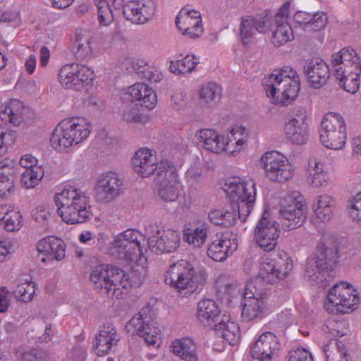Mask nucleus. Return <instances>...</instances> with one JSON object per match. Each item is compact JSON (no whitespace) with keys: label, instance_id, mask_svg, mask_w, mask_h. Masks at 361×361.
<instances>
[{"label":"nucleus","instance_id":"f3484780","mask_svg":"<svg viewBox=\"0 0 361 361\" xmlns=\"http://www.w3.org/2000/svg\"><path fill=\"white\" fill-rule=\"evenodd\" d=\"M327 298L329 302L341 313L348 312V310L353 309L359 301L357 290L345 282L334 285L329 292Z\"/></svg>","mask_w":361,"mask_h":361},{"label":"nucleus","instance_id":"412c9836","mask_svg":"<svg viewBox=\"0 0 361 361\" xmlns=\"http://www.w3.org/2000/svg\"><path fill=\"white\" fill-rule=\"evenodd\" d=\"M264 214L258 221L255 231V239L258 245L266 252L273 250L278 243L280 233L279 224L269 220Z\"/></svg>","mask_w":361,"mask_h":361},{"label":"nucleus","instance_id":"a211bd4d","mask_svg":"<svg viewBox=\"0 0 361 361\" xmlns=\"http://www.w3.org/2000/svg\"><path fill=\"white\" fill-rule=\"evenodd\" d=\"M154 313L150 306H147L134 315L129 322L137 332V334L144 338L145 341L151 345L156 343V334L158 333L157 328L154 326Z\"/></svg>","mask_w":361,"mask_h":361},{"label":"nucleus","instance_id":"de8ad7c7","mask_svg":"<svg viewBox=\"0 0 361 361\" xmlns=\"http://www.w3.org/2000/svg\"><path fill=\"white\" fill-rule=\"evenodd\" d=\"M92 39L90 37L77 36L73 47V53L78 60H84L92 56Z\"/></svg>","mask_w":361,"mask_h":361},{"label":"nucleus","instance_id":"864d4df0","mask_svg":"<svg viewBox=\"0 0 361 361\" xmlns=\"http://www.w3.org/2000/svg\"><path fill=\"white\" fill-rule=\"evenodd\" d=\"M361 73L353 71L352 73H345L343 77L335 75L336 79L343 82V89L350 93H355L359 88L360 85V75Z\"/></svg>","mask_w":361,"mask_h":361},{"label":"nucleus","instance_id":"4be33fe9","mask_svg":"<svg viewBox=\"0 0 361 361\" xmlns=\"http://www.w3.org/2000/svg\"><path fill=\"white\" fill-rule=\"evenodd\" d=\"M288 139L296 145L305 144L310 137L308 117L304 109L295 111V116L292 117L284 127Z\"/></svg>","mask_w":361,"mask_h":361},{"label":"nucleus","instance_id":"8fccbe9b","mask_svg":"<svg viewBox=\"0 0 361 361\" xmlns=\"http://www.w3.org/2000/svg\"><path fill=\"white\" fill-rule=\"evenodd\" d=\"M121 111L124 121L127 122H140L141 114L140 112V104L133 100H122Z\"/></svg>","mask_w":361,"mask_h":361},{"label":"nucleus","instance_id":"c03bdc74","mask_svg":"<svg viewBox=\"0 0 361 361\" xmlns=\"http://www.w3.org/2000/svg\"><path fill=\"white\" fill-rule=\"evenodd\" d=\"M55 202H79L80 206L85 202L89 201L88 197L80 189L73 186H68L54 196Z\"/></svg>","mask_w":361,"mask_h":361},{"label":"nucleus","instance_id":"f8f14e48","mask_svg":"<svg viewBox=\"0 0 361 361\" xmlns=\"http://www.w3.org/2000/svg\"><path fill=\"white\" fill-rule=\"evenodd\" d=\"M293 267V261L286 252L277 255L273 259H267L261 265L259 279L255 281L257 286L262 282L269 284L278 283L290 274Z\"/></svg>","mask_w":361,"mask_h":361},{"label":"nucleus","instance_id":"393cba45","mask_svg":"<svg viewBox=\"0 0 361 361\" xmlns=\"http://www.w3.org/2000/svg\"><path fill=\"white\" fill-rule=\"evenodd\" d=\"M290 3L286 2L273 17L271 25L274 23L276 30L273 32L271 42L275 47H280L293 39V34L287 21L289 13Z\"/></svg>","mask_w":361,"mask_h":361},{"label":"nucleus","instance_id":"7ed1b4c3","mask_svg":"<svg viewBox=\"0 0 361 361\" xmlns=\"http://www.w3.org/2000/svg\"><path fill=\"white\" fill-rule=\"evenodd\" d=\"M262 84L274 103L286 106L296 98L300 89L299 76L289 66L275 70L263 78Z\"/></svg>","mask_w":361,"mask_h":361},{"label":"nucleus","instance_id":"c9c22d12","mask_svg":"<svg viewBox=\"0 0 361 361\" xmlns=\"http://www.w3.org/2000/svg\"><path fill=\"white\" fill-rule=\"evenodd\" d=\"M214 329L217 336L222 338L229 345H234L240 340V332L238 324L231 322L229 316L223 314L222 319L214 326Z\"/></svg>","mask_w":361,"mask_h":361},{"label":"nucleus","instance_id":"a878e982","mask_svg":"<svg viewBox=\"0 0 361 361\" xmlns=\"http://www.w3.org/2000/svg\"><path fill=\"white\" fill-rule=\"evenodd\" d=\"M303 71L308 84L316 89L326 85L331 75L329 65L320 58L308 59Z\"/></svg>","mask_w":361,"mask_h":361},{"label":"nucleus","instance_id":"dca6fc26","mask_svg":"<svg viewBox=\"0 0 361 361\" xmlns=\"http://www.w3.org/2000/svg\"><path fill=\"white\" fill-rule=\"evenodd\" d=\"M260 164L270 180L283 182L292 176L288 160L277 152L271 151L264 154L261 157Z\"/></svg>","mask_w":361,"mask_h":361},{"label":"nucleus","instance_id":"e2e57ef3","mask_svg":"<svg viewBox=\"0 0 361 361\" xmlns=\"http://www.w3.org/2000/svg\"><path fill=\"white\" fill-rule=\"evenodd\" d=\"M140 78L152 82H157L161 80V76L157 70L154 71L153 68L148 66V68L140 75Z\"/></svg>","mask_w":361,"mask_h":361},{"label":"nucleus","instance_id":"052dcab7","mask_svg":"<svg viewBox=\"0 0 361 361\" xmlns=\"http://www.w3.org/2000/svg\"><path fill=\"white\" fill-rule=\"evenodd\" d=\"M288 361H313V358L310 353L302 348L290 351Z\"/></svg>","mask_w":361,"mask_h":361},{"label":"nucleus","instance_id":"9b49d317","mask_svg":"<svg viewBox=\"0 0 361 361\" xmlns=\"http://www.w3.org/2000/svg\"><path fill=\"white\" fill-rule=\"evenodd\" d=\"M157 180L160 183L159 197L165 202H174L179 195V178L177 167L168 159L159 162Z\"/></svg>","mask_w":361,"mask_h":361},{"label":"nucleus","instance_id":"f704fd0d","mask_svg":"<svg viewBox=\"0 0 361 361\" xmlns=\"http://www.w3.org/2000/svg\"><path fill=\"white\" fill-rule=\"evenodd\" d=\"M25 108L20 101L11 99L2 104L0 118L6 124L10 123L18 126L23 121V113Z\"/></svg>","mask_w":361,"mask_h":361},{"label":"nucleus","instance_id":"a19ab883","mask_svg":"<svg viewBox=\"0 0 361 361\" xmlns=\"http://www.w3.org/2000/svg\"><path fill=\"white\" fill-rule=\"evenodd\" d=\"M185 7L183 8L176 18V24L177 27L183 32L185 35H188L191 38H197L203 33V27L202 23L194 25L189 16L186 15Z\"/></svg>","mask_w":361,"mask_h":361},{"label":"nucleus","instance_id":"680f3d73","mask_svg":"<svg viewBox=\"0 0 361 361\" xmlns=\"http://www.w3.org/2000/svg\"><path fill=\"white\" fill-rule=\"evenodd\" d=\"M51 214L47 209L39 206L32 213V217L35 221L44 225L47 222Z\"/></svg>","mask_w":361,"mask_h":361},{"label":"nucleus","instance_id":"6e6552de","mask_svg":"<svg viewBox=\"0 0 361 361\" xmlns=\"http://www.w3.org/2000/svg\"><path fill=\"white\" fill-rule=\"evenodd\" d=\"M257 283H248L245 287L241 314L243 321L245 322H258L270 312L266 293L257 287Z\"/></svg>","mask_w":361,"mask_h":361},{"label":"nucleus","instance_id":"2f4dec72","mask_svg":"<svg viewBox=\"0 0 361 361\" xmlns=\"http://www.w3.org/2000/svg\"><path fill=\"white\" fill-rule=\"evenodd\" d=\"M17 176V169L12 161L0 160V197H7L13 192Z\"/></svg>","mask_w":361,"mask_h":361},{"label":"nucleus","instance_id":"9d476101","mask_svg":"<svg viewBox=\"0 0 361 361\" xmlns=\"http://www.w3.org/2000/svg\"><path fill=\"white\" fill-rule=\"evenodd\" d=\"M307 207L304 197L294 191L281 204L279 217L282 227L290 231L300 227L306 220Z\"/></svg>","mask_w":361,"mask_h":361},{"label":"nucleus","instance_id":"cd10ccee","mask_svg":"<svg viewBox=\"0 0 361 361\" xmlns=\"http://www.w3.org/2000/svg\"><path fill=\"white\" fill-rule=\"evenodd\" d=\"M132 164L135 171L142 177H148L154 173L157 177L159 164H156V157L152 154V150L147 148L140 149L133 157Z\"/></svg>","mask_w":361,"mask_h":361},{"label":"nucleus","instance_id":"bf43d9fd","mask_svg":"<svg viewBox=\"0 0 361 361\" xmlns=\"http://www.w3.org/2000/svg\"><path fill=\"white\" fill-rule=\"evenodd\" d=\"M332 343L325 345L323 351L325 353L326 361H348L350 356L347 352H332L330 350Z\"/></svg>","mask_w":361,"mask_h":361},{"label":"nucleus","instance_id":"b1692460","mask_svg":"<svg viewBox=\"0 0 361 361\" xmlns=\"http://www.w3.org/2000/svg\"><path fill=\"white\" fill-rule=\"evenodd\" d=\"M121 8L124 18L135 24H144L152 18L155 11L153 0H129Z\"/></svg>","mask_w":361,"mask_h":361},{"label":"nucleus","instance_id":"ea45409f","mask_svg":"<svg viewBox=\"0 0 361 361\" xmlns=\"http://www.w3.org/2000/svg\"><path fill=\"white\" fill-rule=\"evenodd\" d=\"M335 207L334 199L328 195H322L315 197L312 209L316 216L321 221L325 222L331 219Z\"/></svg>","mask_w":361,"mask_h":361},{"label":"nucleus","instance_id":"4d7b16f0","mask_svg":"<svg viewBox=\"0 0 361 361\" xmlns=\"http://www.w3.org/2000/svg\"><path fill=\"white\" fill-rule=\"evenodd\" d=\"M16 137V131H4V128L0 127V156L6 152L8 145L15 142Z\"/></svg>","mask_w":361,"mask_h":361},{"label":"nucleus","instance_id":"2eb2a0df","mask_svg":"<svg viewBox=\"0 0 361 361\" xmlns=\"http://www.w3.org/2000/svg\"><path fill=\"white\" fill-rule=\"evenodd\" d=\"M146 235L149 248L158 255L172 252L178 247L179 235L176 232L161 231L153 225L146 228Z\"/></svg>","mask_w":361,"mask_h":361},{"label":"nucleus","instance_id":"4468645a","mask_svg":"<svg viewBox=\"0 0 361 361\" xmlns=\"http://www.w3.org/2000/svg\"><path fill=\"white\" fill-rule=\"evenodd\" d=\"M93 71L85 65L77 63L64 65L59 73L60 83L66 89L79 91L89 80L92 79Z\"/></svg>","mask_w":361,"mask_h":361},{"label":"nucleus","instance_id":"5fc2aeb1","mask_svg":"<svg viewBox=\"0 0 361 361\" xmlns=\"http://www.w3.org/2000/svg\"><path fill=\"white\" fill-rule=\"evenodd\" d=\"M347 209L350 218L361 224V192L348 200Z\"/></svg>","mask_w":361,"mask_h":361},{"label":"nucleus","instance_id":"f257e3e1","mask_svg":"<svg viewBox=\"0 0 361 361\" xmlns=\"http://www.w3.org/2000/svg\"><path fill=\"white\" fill-rule=\"evenodd\" d=\"M338 258V250L335 243H319L314 256L307 262L305 277L312 284L326 288L333 280Z\"/></svg>","mask_w":361,"mask_h":361},{"label":"nucleus","instance_id":"e433bc0d","mask_svg":"<svg viewBox=\"0 0 361 361\" xmlns=\"http://www.w3.org/2000/svg\"><path fill=\"white\" fill-rule=\"evenodd\" d=\"M97 8L98 20L104 25H109L119 13L124 0H94Z\"/></svg>","mask_w":361,"mask_h":361},{"label":"nucleus","instance_id":"72a5a7b5","mask_svg":"<svg viewBox=\"0 0 361 361\" xmlns=\"http://www.w3.org/2000/svg\"><path fill=\"white\" fill-rule=\"evenodd\" d=\"M120 338V335L113 325L109 324L104 325L96 337L95 348L98 350L97 354L99 355L108 354L111 349L117 345Z\"/></svg>","mask_w":361,"mask_h":361},{"label":"nucleus","instance_id":"338daca9","mask_svg":"<svg viewBox=\"0 0 361 361\" xmlns=\"http://www.w3.org/2000/svg\"><path fill=\"white\" fill-rule=\"evenodd\" d=\"M37 160L31 154L23 156L20 160V165L25 169H30L37 165Z\"/></svg>","mask_w":361,"mask_h":361},{"label":"nucleus","instance_id":"6e6d98bb","mask_svg":"<svg viewBox=\"0 0 361 361\" xmlns=\"http://www.w3.org/2000/svg\"><path fill=\"white\" fill-rule=\"evenodd\" d=\"M50 248L48 255L53 257V259L61 260L65 257L66 245L64 242L53 236H51Z\"/></svg>","mask_w":361,"mask_h":361},{"label":"nucleus","instance_id":"39448f33","mask_svg":"<svg viewBox=\"0 0 361 361\" xmlns=\"http://www.w3.org/2000/svg\"><path fill=\"white\" fill-rule=\"evenodd\" d=\"M90 281L94 284V289L109 295L113 290L121 288L128 289L132 286L129 274L119 267L109 264H101L96 267L90 276Z\"/></svg>","mask_w":361,"mask_h":361},{"label":"nucleus","instance_id":"c756f323","mask_svg":"<svg viewBox=\"0 0 361 361\" xmlns=\"http://www.w3.org/2000/svg\"><path fill=\"white\" fill-rule=\"evenodd\" d=\"M293 20L305 31L316 32L324 29L328 23V18L324 12H317L312 14L299 11L294 14Z\"/></svg>","mask_w":361,"mask_h":361},{"label":"nucleus","instance_id":"603ef678","mask_svg":"<svg viewBox=\"0 0 361 361\" xmlns=\"http://www.w3.org/2000/svg\"><path fill=\"white\" fill-rule=\"evenodd\" d=\"M21 214L16 211L6 212L4 216L0 218L1 224L9 232L17 231L21 228Z\"/></svg>","mask_w":361,"mask_h":361},{"label":"nucleus","instance_id":"20e7f679","mask_svg":"<svg viewBox=\"0 0 361 361\" xmlns=\"http://www.w3.org/2000/svg\"><path fill=\"white\" fill-rule=\"evenodd\" d=\"M90 133V125L83 119H64L51 133L50 142L55 149L62 151L82 142L89 136Z\"/></svg>","mask_w":361,"mask_h":361},{"label":"nucleus","instance_id":"423d86ee","mask_svg":"<svg viewBox=\"0 0 361 361\" xmlns=\"http://www.w3.org/2000/svg\"><path fill=\"white\" fill-rule=\"evenodd\" d=\"M145 236L136 229H127L116 235L108 247L109 255L126 262H133L143 255L142 242Z\"/></svg>","mask_w":361,"mask_h":361},{"label":"nucleus","instance_id":"09e8293b","mask_svg":"<svg viewBox=\"0 0 361 361\" xmlns=\"http://www.w3.org/2000/svg\"><path fill=\"white\" fill-rule=\"evenodd\" d=\"M209 219L216 226L230 227L234 224L236 215L233 212L214 209L209 213Z\"/></svg>","mask_w":361,"mask_h":361},{"label":"nucleus","instance_id":"c85d7f7f","mask_svg":"<svg viewBox=\"0 0 361 361\" xmlns=\"http://www.w3.org/2000/svg\"><path fill=\"white\" fill-rule=\"evenodd\" d=\"M222 317L219 306L213 300L206 298L198 302L197 318L204 326L209 329L216 327Z\"/></svg>","mask_w":361,"mask_h":361},{"label":"nucleus","instance_id":"37998d69","mask_svg":"<svg viewBox=\"0 0 361 361\" xmlns=\"http://www.w3.org/2000/svg\"><path fill=\"white\" fill-rule=\"evenodd\" d=\"M221 87L216 82H209L203 85L199 90V98L201 104L212 106L221 97Z\"/></svg>","mask_w":361,"mask_h":361},{"label":"nucleus","instance_id":"aec40b11","mask_svg":"<svg viewBox=\"0 0 361 361\" xmlns=\"http://www.w3.org/2000/svg\"><path fill=\"white\" fill-rule=\"evenodd\" d=\"M123 190V179L114 171L102 173L96 186V200L107 203L114 200Z\"/></svg>","mask_w":361,"mask_h":361},{"label":"nucleus","instance_id":"13d9d810","mask_svg":"<svg viewBox=\"0 0 361 361\" xmlns=\"http://www.w3.org/2000/svg\"><path fill=\"white\" fill-rule=\"evenodd\" d=\"M178 60L183 74L191 73L200 63L199 59L192 54H188L182 59Z\"/></svg>","mask_w":361,"mask_h":361},{"label":"nucleus","instance_id":"f03ea898","mask_svg":"<svg viewBox=\"0 0 361 361\" xmlns=\"http://www.w3.org/2000/svg\"><path fill=\"white\" fill-rule=\"evenodd\" d=\"M207 279V272L196 269L186 260H179L171 265L165 273L164 282L179 295L185 298L193 293H200Z\"/></svg>","mask_w":361,"mask_h":361},{"label":"nucleus","instance_id":"a18cd8bd","mask_svg":"<svg viewBox=\"0 0 361 361\" xmlns=\"http://www.w3.org/2000/svg\"><path fill=\"white\" fill-rule=\"evenodd\" d=\"M309 167L310 171L311 184L312 187H325L327 185L329 175L324 171L323 164L316 158L312 157L309 159Z\"/></svg>","mask_w":361,"mask_h":361},{"label":"nucleus","instance_id":"1a4fd4ad","mask_svg":"<svg viewBox=\"0 0 361 361\" xmlns=\"http://www.w3.org/2000/svg\"><path fill=\"white\" fill-rule=\"evenodd\" d=\"M320 140L327 148L342 149L347 140L346 126L343 117L338 114L330 113L321 123Z\"/></svg>","mask_w":361,"mask_h":361},{"label":"nucleus","instance_id":"473e14b6","mask_svg":"<svg viewBox=\"0 0 361 361\" xmlns=\"http://www.w3.org/2000/svg\"><path fill=\"white\" fill-rule=\"evenodd\" d=\"M238 245L227 236L222 235L214 240L207 248V255L216 262H223L237 249Z\"/></svg>","mask_w":361,"mask_h":361},{"label":"nucleus","instance_id":"3c124183","mask_svg":"<svg viewBox=\"0 0 361 361\" xmlns=\"http://www.w3.org/2000/svg\"><path fill=\"white\" fill-rule=\"evenodd\" d=\"M35 285L32 281L18 284L13 291L15 298L24 302H30L35 293Z\"/></svg>","mask_w":361,"mask_h":361},{"label":"nucleus","instance_id":"6ab92c4d","mask_svg":"<svg viewBox=\"0 0 361 361\" xmlns=\"http://www.w3.org/2000/svg\"><path fill=\"white\" fill-rule=\"evenodd\" d=\"M281 344L276 336L271 332H264L250 345V355L259 361H270L278 355Z\"/></svg>","mask_w":361,"mask_h":361},{"label":"nucleus","instance_id":"58836bf2","mask_svg":"<svg viewBox=\"0 0 361 361\" xmlns=\"http://www.w3.org/2000/svg\"><path fill=\"white\" fill-rule=\"evenodd\" d=\"M173 354L184 361H199L195 343L189 338L174 341L171 344Z\"/></svg>","mask_w":361,"mask_h":361},{"label":"nucleus","instance_id":"49530a36","mask_svg":"<svg viewBox=\"0 0 361 361\" xmlns=\"http://www.w3.org/2000/svg\"><path fill=\"white\" fill-rule=\"evenodd\" d=\"M44 171L41 166H34L30 169H25L21 173L20 183L27 189L35 188L42 180Z\"/></svg>","mask_w":361,"mask_h":361},{"label":"nucleus","instance_id":"0eeeda50","mask_svg":"<svg viewBox=\"0 0 361 361\" xmlns=\"http://www.w3.org/2000/svg\"><path fill=\"white\" fill-rule=\"evenodd\" d=\"M225 191L227 196L238 205V217L245 221L251 213L256 199L255 183L252 180L240 182L234 179L231 181Z\"/></svg>","mask_w":361,"mask_h":361},{"label":"nucleus","instance_id":"0e129e2a","mask_svg":"<svg viewBox=\"0 0 361 361\" xmlns=\"http://www.w3.org/2000/svg\"><path fill=\"white\" fill-rule=\"evenodd\" d=\"M13 250V245L9 240L0 239V262H4L7 255Z\"/></svg>","mask_w":361,"mask_h":361},{"label":"nucleus","instance_id":"bb28decb","mask_svg":"<svg viewBox=\"0 0 361 361\" xmlns=\"http://www.w3.org/2000/svg\"><path fill=\"white\" fill-rule=\"evenodd\" d=\"M121 99L133 100L147 109H153L157 102L154 90L144 82H137L128 87L126 92L122 94Z\"/></svg>","mask_w":361,"mask_h":361},{"label":"nucleus","instance_id":"79ce46f5","mask_svg":"<svg viewBox=\"0 0 361 361\" xmlns=\"http://www.w3.org/2000/svg\"><path fill=\"white\" fill-rule=\"evenodd\" d=\"M209 225L206 222H198L194 228H189L184 233L185 240L196 247H200L207 240Z\"/></svg>","mask_w":361,"mask_h":361},{"label":"nucleus","instance_id":"7c9ffc66","mask_svg":"<svg viewBox=\"0 0 361 361\" xmlns=\"http://www.w3.org/2000/svg\"><path fill=\"white\" fill-rule=\"evenodd\" d=\"M198 143L205 149L219 154L226 150L228 142L224 136L212 129H200L196 133Z\"/></svg>","mask_w":361,"mask_h":361},{"label":"nucleus","instance_id":"ddd939ff","mask_svg":"<svg viewBox=\"0 0 361 361\" xmlns=\"http://www.w3.org/2000/svg\"><path fill=\"white\" fill-rule=\"evenodd\" d=\"M271 14L265 10L255 16H245L241 18L239 25V38L243 46L250 44L257 32L263 33L271 29Z\"/></svg>","mask_w":361,"mask_h":361},{"label":"nucleus","instance_id":"4c0bfd02","mask_svg":"<svg viewBox=\"0 0 361 361\" xmlns=\"http://www.w3.org/2000/svg\"><path fill=\"white\" fill-rule=\"evenodd\" d=\"M62 220L69 224L84 223L90 219L92 216L90 202L81 204V207H73L58 212Z\"/></svg>","mask_w":361,"mask_h":361},{"label":"nucleus","instance_id":"774afa93","mask_svg":"<svg viewBox=\"0 0 361 361\" xmlns=\"http://www.w3.org/2000/svg\"><path fill=\"white\" fill-rule=\"evenodd\" d=\"M186 178L190 182H199L202 178V172L196 168L189 169L185 173Z\"/></svg>","mask_w":361,"mask_h":361},{"label":"nucleus","instance_id":"5701e85b","mask_svg":"<svg viewBox=\"0 0 361 361\" xmlns=\"http://www.w3.org/2000/svg\"><path fill=\"white\" fill-rule=\"evenodd\" d=\"M331 61L334 75L343 77L345 73H361L360 58L351 47L343 48L338 52L332 54Z\"/></svg>","mask_w":361,"mask_h":361},{"label":"nucleus","instance_id":"69168bd1","mask_svg":"<svg viewBox=\"0 0 361 361\" xmlns=\"http://www.w3.org/2000/svg\"><path fill=\"white\" fill-rule=\"evenodd\" d=\"M132 68L137 73L138 77L143 73V71L148 68L149 65L145 60L142 59H133L130 62Z\"/></svg>","mask_w":361,"mask_h":361}]
</instances>
